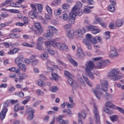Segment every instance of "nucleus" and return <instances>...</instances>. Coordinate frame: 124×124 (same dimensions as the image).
Segmentation results:
<instances>
[{
	"instance_id": "nucleus-37",
	"label": "nucleus",
	"mask_w": 124,
	"mask_h": 124,
	"mask_svg": "<svg viewBox=\"0 0 124 124\" xmlns=\"http://www.w3.org/2000/svg\"><path fill=\"white\" fill-rule=\"evenodd\" d=\"M8 70H9L10 71H11L12 72H16V73H19L20 72V69H16V68L13 67L11 68H10Z\"/></svg>"
},
{
	"instance_id": "nucleus-20",
	"label": "nucleus",
	"mask_w": 124,
	"mask_h": 124,
	"mask_svg": "<svg viewBox=\"0 0 124 124\" xmlns=\"http://www.w3.org/2000/svg\"><path fill=\"white\" fill-rule=\"evenodd\" d=\"M36 83L37 85H38V86L42 87L43 88L46 87V83L41 79L36 80Z\"/></svg>"
},
{
	"instance_id": "nucleus-57",
	"label": "nucleus",
	"mask_w": 124,
	"mask_h": 124,
	"mask_svg": "<svg viewBox=\"0 0 124 124\" xmlns=\"http://www.w3.org/2000/svg\"><path fill=\"white\" fill-rule=\"evenodd\" d=\"M104 112L107 113V114H108V115H112L113 114V111L108 109V108H105L104 109Z\"/></svg>"
},
{
	"instance_id": "nucleus-33",
	"label": "nucleus",
	"mask_w": 124,
	"mask_h": 124,
	"mask_svg": "<svg viewBox=\"0 0 124 124\" xmlns=\"http://www.w3.org/2000/svg\"><path fill=\"white\" fill-rule=\"evenodd\" d=\"M108 10L110 11V12H115L116 10V8H115V6L111 5V4H109L108 6Z\"/></svg>"
},
{
	"instance_id": "nucleus-58",
	"label": "nucleus",
	"mask_w": 124,
	"mask_h": 124,
	"mask_svg": "<svg viewBox=\"0 0 124 124\" xmlns=\"http://www.w3.org/2000/svg\"><path fill=\"white\" fill-rule=\"evenodd\" d=\"M34 118V113H30L27 117V119L28 121H31V119Z\"/></svg>"
},
{
	"instance_id": "nucleus-40",
	"label": "nucleus",
	"mask_w": 124,
	"mask_h": 124,
	"mask_svg": "<svg viewBox=\"0 0 124 124\" xmlns=\"http://www.w3.org/2000/svg\"><path fill=\"white\" fill-rule=\"evenodd\" d=\"M18 67L22 70V71H26L27 70V68H26V65L23 63H21L18 65Z\"/></svg>"
},
{
	"instance_id": "nucleus-15",
	"label": "nucleus",
	"mask_w": 124,
	"mask_h": 124,
	"mask_svg": "<svg viewBox=\"0 0 124 124\" xmlns=\"http://www.w3.org/2000/svg\"><path fill=\"white\" fill-rule=\"evenodd\" d=\"M37 15H38V13L36 10H31L29 14V16L31 19L37 18Z\"/></svg>"
},
{
	"instance_id": "nucleus-45",
	"label": "nucleus",
	"mask_w": 124,
	"mask_h": 124,
	"mask_svg": "<svg viewBox=\"0 0 124 124\" xmlns=\"http://www.w3.org/2000/svg\"><path fill=\"white\" fill-rule=\"evenodd\" d=\"M46 9L47 13H48V14L49 15H52V13L53 11L52 10V9L51 8V7H50V6H46Z\"/></svg>"
},
{
	"instance_id": "nucleus-53",
	"label": "nucleus",
	"mask_w": 124,
	"mask_h": 124,
	"mask_svg": "<svg viewBox=\"0 0 124 124\" xmlns=\"http://www.w3.org/2000/svg\"><path fill=\"white\" fill-rule=\"evenodd\" d=\"M110 31L106 32L105 33V36H104L105 39L107 40V39H109V38H110Z\"/></svg>"
},
{
	"instance_id": "nucleus-38",
	"label": "nucleus",
	"mask_w": 124,
	"mask_h": 124,
	"mask_svg": "<svg viewBox=\"0 0 124 124\" xmlns=\"http://www.w3.org/2000/svg\"><path fill=\"white\" fill-rule=\"evenodd\" d=\"M41 58L42 60H48L49 56L48 55V53H45L41 55Z\"/></svg>"
},
{
	"instance_id": "nucleus-7",
	"label": "nucleus",
	"mask_w": 124,
	"mask_h": 124,
	"mask_svg": "<svg viewBox=\"0 0 124 124\" xmlns=\"http://www.w3.org/2000/svg\"><path fill=\"white\" fill-rule=\"evenodd\" d=\"M92 38V34H87L86 35V38L83 40V44L86 45L89 50L92 49V44L91 43Z\"/></svg>"
},
{
	"instance_id": "nucleus-4",
	"label": "nucleus",
	"mask_w": 124,
	"mask_h": 124,
	"mask_svg": "<svg viewBox=\"0 0 124 124\" xmlns=\"http://www.w3.org/2000/svg\"><path fill=\"white\" fill-rule=\"evenodd\" d=\"M119 74H120V69L115 68L110 70L108 72L107 77L110 78L112 81H118V80H120V79L123 78V76Z\"/></svg>"
},
{
	"instance_id": "nucleus-61",
	"label": "nucleus",
	"mask_w": 124,
	"mask_h": 124,
	"mask_svg": "<svg viewBox=\"0 0 124 124\" xmlns=\"http://www.w3.org/2000/svg\"><path fill=\"white\" fill-rule=\"evenodd\" d=\"M37 95H43L44 94V93L42 90L39 89L36 91Z\"/></svg>"
},
{
	"instance_id": "nucleus-52",
	"label": "nucleus",
	"mask_w": 124,
	"mask_h": 124,
	"mask_svg": "<svg viewBox=\"0 0 124 124\" xmlns=\"http://www.w3.org/2000/svg\"><path fill=\"white\" fill-rule=\"evenodd\" d=\"M22 46H25L26 47H29L30 48H32L33 46L32 45H30L28 43L23 42L21 44Z\"/></svg>"
},
{
	"instance_id": "nucleus-22",
	"label": "nucleus",
	"mask_w": 124,
	"mask_h": 124,
	"mask_svg": "<svg viewBox=\"0 0 124 124\" xmlns=\"http://www.w3.org/2000/svg\"><path fill=\"white\" fill-rule=\"evenodd\" d=\"M124 24V19H117L116 21V26L118 27V28H120V27H122Z\"/></svg>"
},
{
	"instance_id": "nucleus-60",
	"label": "nucleus",
	"mask_w": 124,
	"mask_h": 124,
	"mask_svg": "<svg viewBox=\"0 0 124 124\" xmlns=\"http://www.w3.org/2000/svg\"><path fill=\"white\" fill-rule=\"evenodd\" d=\"M78 124H83V121H82V118H81V114L80 113H78Z\"/></svg>"
},
{
	"instance_id": "nucleus-31",
	"label": "nucleus",
	"mask_w": 124,
	"mask_h": 124,
	"mask_svg": "<svg viewBox=\"0 0 124 124\" xmlns=\"http://www.w3.org/2000/svg\"><path fill=\"white\" fill-rule=\"evenodd\" d=\"M9 36L11 37V38L15 39H18V38H20V35L14 33L10 34Z\"/></svg>"
},
{
	"instance_id": "nucleus-34",
	"label": "nucleus",
	"mask_w": 124,
	"mask_h": 124,
	"mask_svg": "<svg viewBox=\"0 0 124 124\" xmlns=\"http://www.w3.org/2000/svg\"><path fill=\"white\" fill-rule=\"evenodd\" d=\"M93 6H88V8H85L83 10V13H85L86 14H88L91 12V10L90 9H92V8H93Z\"/></svg>"
},
{
	"instance_id": "nucleus-42",
	"label": "nucleus",
	"mask_w": 124,
	"mask_h": 124,
	"mask_svg": "<svg viewBox=\"0 0 124 124\" xmlns=\"http://www.w3.org/2000/svg\"><path fill=\"white\" fill-rule=\"evenodd\" d=\"M62 12V8H58V9L54 10V14L56 16L61 15Z\"/></svg>"
},
{
	"instance_id": "nucleus-47",
	"label": "nucleus",
	"mask_w": 124,
	"mask_h": 124,
	"mask_svg": "<svg viewBox=\"0 0 124 124\" xmlns=\"http://www.w3.org/2000/svg\"><path fill=\"white\" fill-rule=\"evenodd\" d=\"M22 20L24 22V24L25 25H28V24H29V17H27V16H23L22 17Z\"/></svg>"
},
{
	"instance_id": "nucleus-62",
	"label": "nucleus",
	"mask_w": 124,
	"mask_h": 124,
	"mask_svg": "<svg viewBox=\"0 0 124 124\" xmlns=\"http://www.w3.org/2000/svg\"><path fill=\"white\" fill-rule=\"evenodd\" d=\"M8 91V93H11L15 91V87H14V86H11Z\"/></svg>"
},
{
	"instance_id": "nucleus-24",
	"label": "nucleus",
	"mask_w": 124,
	"mask_h": 124,
	"mask_svg": "<svg viewBox=\"0 0 124 124\" xmlns=\"http://www.w3.org/2000/svg\"><path fill=\"white\" fill-rule=\"evenodd\" d=\"M20 51V49L18 48H15L12 50H10L9 52H8V55H14L16 54Z\"/></svg>"
},
{
	"instance_id": "nucleus-32",
	"label": "nucleus",
	"mask_w": 124,
	"mask_h": 124,
	"mask_svg": "<svg viewBox=\"0 0 124 124\" xmlns=\"http://www.w3.org/2000/svg\"><path fill=\"white\" fill-rule=\"evenodd\" d=\"M111 122H117L118 121V117L117 115H113L109 116Z\"/></svg>"
},
{
	"instance_id": "nucleus-3",
	"label": "nucleus",
	"mask_w": 124,
	"mask_h": 124,
	"mask_svg": "<svg viewBox=\"0 0 124 124\" xmlns=\"http://www.w3.org/2000/svg\"><path fill=\"white\" fill-rule=\"evenodd\" d=\"M45 44L46 47H51V46H52V47H57L60 50H62L65 52H68V47L64 44H61L56 43L54 41H49L46 42Z\"/></svg>"
},
{
	"instance_id": "nucleus-5",
	"label": "nucleus",
	"mask_w": 124,
	"mask_h": 124,
	"mask_svg": "<svg viewBox=\"0 0 124 124\" xmlns=\"http://www.w3.org/2000/svg\"><path fill=\"white\" fill-rule=\"evenodd\" d=\"M83 30L84 33L86 31H92L93 34H97V33H99L101 31L100 29H98L96 26L92 25L83 27Z\"/></svg>"
},
{
	"instance_id": "nucleus-28",
	"label": "nucleus",
	"mask_w": 124,
	"mask_h": 124,
	"mask_svg": "<svg viewBox=\"0 0 124 124\" xmlns=\"http://www.w3.org/2000/svg\"><path fill=\"white\" fill-rule=\"evenodd\" d=\"M14 95L18 96V97H24L25 94L22 92H16L14 93Z\"/></svg>"
},
{
	"instance_id": "nucleus-55",
	"label": "nucleus",
	"mask_w": 124,
	"mask_h": 124,
	"mask_svg": "<svg viewBox=\"0 0 124 124\" xmlns=\"http://www.w3.org/2000/svg\"><path fill=\"white\" fill-rule=\"evenodd\" d=\"M8 16H9V15H8V13L6 12L1 13L0 15V16L2 18H7Z\"/></svg>"
},
{
	"instance_id": "nucleus-51",
	"label": "nucleus",
	"mask_w": 124,
	"mask_h": 124,
	"mask_svg": "<svg viewBox=\"0 0 124 124\" xmlns=\"http://www.w3.org/2000/svg\"><path fill=\"white\" fill-rule=\"evenodd\" d=\"M62 118H64V115H59L58 116V117H57L56 118L57 122H58V123H60V122L62 121V120H63L62 119Z\"/></svg>"
},
{
	"instance_id": "nucleus-29",
	"label": "nucleus",
	"mask_w": 124,
	"mask_h": 124,
	"mask_svg": "<svg viewBox=\"0 0 124 124\" xmlns=\"http://www.w3.org/2000/svg\"><path fill=\"white\" fill-rule=\"evenodd\" d=\"M26 113L27 114H34L35 110L32 108H29L26 109Z\"/></svg>"
},
{
	"instance_id": "nucleus-46",
	"label": "nucleus",
	"mask_w": 124,
	"mask_h": 124,
	"mask_svg": "<svg viewBox=\"0 0 124 124\" xmlns=\"http://www.w3.org/2000/svg\"><path fill=\"white\" fill-rule=\"evenodd\" d=\"M37 6L38 8V11L40 13L42 12L43 10V5L41 4H37Z\"/></svg>"
},
{
	"instance_id": "nucleus-10",
	"label": "nucleus",
	"mask_w": 124,
	"mask_h": 124,
	"mask_svg": "<svg viewBox=\"0 0 124 124\" xmlns=\"http://www.w3.org/2000/svg\"><path fill=\"white\" fill-rule=\"evenodd\" d=\"M100 91H101V89H100V85L99 84L97 85V87H96L95 89H92L93 93H94L98 99H100V94H102V93H101Z\"/></svg>"
},
{
	"instance_id": "nucleus-39",
	"label": "nucleus",
	"mask_w": 124,
	"mask_h": 124,
	"mask_svg": "<svg viewBox=\"0 0 124 124\" xmlns=\"http://www.w3.org/2000/svg\"><path fill=\"white\" fill-rule=\"evenodd\" d=\"M64 75L65 77H68V78H71V77H74L73 75H72V74H71L70 72L67 71H64Z\"/></svg>"
},
{
	"instance_id": "nucleus-25",
	"label": "nucleus",
	"mask_w": 124,
	"mask_h": 124,
	"mask_svg": "<svg viewBox=\"0 0 124 124\" xmlns=\"http://www.w3.org/2000/svg\"><path fill=\"white\" fill-rule=\"evenodd\" d=\"M28 78V76L27 74L25 73H22L20 75L18 78V81L19 83H21L23 80H25V79H26Z\"/></svg>"
},
{
	"instance_id": "nucleus-18",
	"label": "nucleus",
	"mask_w": 124,
	"mask_h": 124,
	"mask_svg": "<svg viewBox=\"0 0 124 124\" xmlns=\"http://www.w3.org/2000/svg\"><path fill=\"white\" fill-rule=\"evenodd\" d=\"M83 32L85 33L83 30L82 31V30L78 29L75 31V34H76V36L78 37H83Z\"/></svg>"
},
{
	"instance_id": "nucleus-49",
	"label": "nucleus",
	"mask_w": 124,
	"mask_h": 124,
	"mask_svg": "<svg viewBox=\"0 0 124 124\" xmlns=\"http://www.w3.org/2000/svg\"><path fill=\"white\" fill-rule=\"evenodd\" d=\"M12 0H7L4 3H1L0 5V7H4L6 5H7Z\"/></svg>"
},
{
	"instance_id": "nucleus-30",
	"label": "nucleus",
	"mask_w": 124,
	"mask_h": 124,
	"mask_svg": "<svg viewBox=\"0 0 124 124\" xmlns=\"http://www.w3.org/2000/svg\"><path fill=\"white\" fill-rule=\"evenodd\" d=\"M105 106L106 107H108V108H112V109H115V106L113 105V103L111 102H107Z\"/></svg>"
},
{
	"instance_id": "nucleus-63",
	"label": "nucleus",
	"mask_w": 124,
	"mask_h": 124,
	"mask_svg": "<svg viewBox=\"0 0 124 124\" xmlns=\"http://www.w3.org/2000/svg\"><path fill=\"white\" fill-rule=\"evenodd\" d=\"M64 28L65 30H66V31H69L68 30H70V29L71 28V24H68L65 25L64 26Z\"/></svg>"
},
{
	"instance_id": "nucleus-54",
	"label": "nucleus",
	"mask_w": 124,
	"mask_h": 124,
	"mask_svg": "<svg viewBox=\"0 0 124 124\" xmlns=\"http://www.w3.org/2000/svg\"><path fill=\"white\" fill-rule=\"evenodd\" d=\"M59 88L57 86H53L52 87H50V90L52 93H55V92H57V91H58Z\"/></svg>"
},
{
	"instance_id": "nucleus-14",
	"label": "nucleus",
	"mask_w": 124,
	"mask_h": 124,
	"mask_svg": "<svg viewBox=\"0 0 124 124\" xmlns=\"http://www.w3.org/2000/svg\"><path fill=\"white\" fill-rule=\"evenodd\" d=\"M77 56L79 59H83L85 57V54L83 52V49L81 47H78L77 51Z\"/></svg>"
},
{
	"instance_id": "nucleus-59",
	"label": "nucleus",
	"mask_w": 124,
	"mask_h": 124,
	"mask_svg": "<svg viewBox=\"0 0 124 124\" xmlns=\"http://www.w3.org/2000/svg\"><path fill=\"white\" fill-rule=\"evenodd\" d=\"M47 52L48 54L51 56H54V55H55V51L50 48H48Z\"/></svg>"
},
{
	"instance_id": "nucleus-27",
	"label": "nucleus",
	"mask_w": 124,
	"mask_h": 124,
	"mask_svg": "<svg viewBox=\"0 0 124 124\" xmlns=\"http://www.w3.org/2000/svg\"><path fill=\"white\" fill-rule=\"evenodd\" d=\"M48 29L49 31H51V32L54 34V33H58V29H56L55 27L52 26H48Z\"/></svg>"
},
{
	"instance_id": "nucleus-6",
	"label": "nucleus",
	"mask_w": 124,
	"mask_h": 124,
	"mask_svg": "<svg viewBox=\"0 0 124 124\" xmlns=\"http://www.w3.org/2000/svg\"><path fill=\"white\" fill-rule=\"evenodd\" d=\"M102 57H96L92 58V61L93 62H97L96 63V66L97 68H101L103 67V65L107 62H109L108 60L106 61H103L102 60Z\"/></svg>"
},
{
	"instance_id": "nucleus-8",
	"label": "nucleus",
	"mask_w": 124,
	"mask_h": 124,
	"mask_svg": "<svg viewBox=\"0 0 124 124\" xmlns=\"http://www.w3.org/2000/svg\"><path fill=\"white\" fill-rule=\"evenodd\" d=\"M34 25L35 27L32 28V30L37 35H40L43 32V28L41 27L40 23H35Z\"/></svg>"
},
{
	"instance_id": "nucleus-35",
	"label": "nucleus",
	"mask_w": 124,
	"mask_h": 124,
	"mask_svg": "<svg viewBox=\"0 0 124 124\" xmlns=\"http://www.w3.org/2000/svg\"><path fill=\"white\" fill-rule=\"evenodd\" d=\"M83 79H84L85 81H86L87 84L89 86V87H93V83L89 80L88 77L83 76Z\"/></svg>"
},
{
	"instance_id": "nucleus-36",
	"label": "nucleus",
	"mask_w": 124,
	"mask_h": 124,
	"mask_svg": "<svg viewBox=\"0 0 124 124\" xmlns=\"http://www.w3.org/2000/svg\"><path fill=\"white\" fill-rule=\"evenodd\" d=\"M10 103V100H6L3 104V107L2 109H8L7 108V107L9 106V104Z\"/></svg>"
},
{
	"instance_id": "nucleus-13",
	"label": "nucleus",
	"mask_w": 124,
	"mask_h": 124,
	"mask_svg": "<svg viewBox=\"0 0 124 124\" xmlns=\"http://www.w3.org/2000/svg\"><path fill=\"white\" fill-rule=\"evenodd\" d=\"M111 50L109 52V56L110 58H114V57H117L119 56L118 52H117V49L115 47L112 46L111 48Z\"/></svg>"
},
{
	"instance_id": "nucleus-1",
	"label": "nucleus",
	"mask_w": 124,
	"mask_h": 124,
	"mask_svg": "<svg viewBox=\"0 0 124 124\" xmlns=\"http://www.w3.org/2000/svg\"><path fill=\"white\" fill-rule=\"evenodd\" d=\"M83 4L80 1L77 2V4L73 7L71 12L69 14V19L68 23L70 25H73L75 23V17L78 15V16H82V7Z\"/></svg>"
},
{
	"instance_id": "nucleus-23",
	"label": "nucleus",
	"mask_w": 124,
	"mask_h": 124,
	"mask_svg": "<svg viewBox=\"0 0 124 124\" xmlns=\"http://www.w3.org/2000/svg\"><path fill=\"white\" fill-rule=\"evenodd\" d=\"M69 101L70 102V103L72 104H69V103L68 102H66V105L67 106V108H73V107H74V104L73 103V99L69 97Z\"/></svg>"
},
{
	"instance_id": "nucleus-41",
	"label": "nucleus",
	"mask_w": 124,
	"mask_h": 124,
	"mask_svg": "<svg viewBox=\"0 0 124 124\" xmlns=\"http://www.w3.org/2000/svg\"><path fill=\"white\" fill-rule=\"evenodd\" d=\"M10 6H11V7H22V5H18L17 2H16V3H15L14 2L11 3L10 4Z\"/></svg>"
},
{
	"instance_id": "nucleus-9",
	"label": "nucleus",
	"mask_w": 124,
	"mask_h": 124,
	"mask_svg": "<svg viewBox=\"0 0 124 124\" xmlns=\"http://www.w3.org/2000/svg\"><path fill=\"white\" fill-rule=\"evenodd\" d=\"M94 109L93 110V113L94 114V117L95 118V122L96 124H100V116H99V112L96 106L94 105L93 106Z\"/></svg>"
},
{
	"instance_id": "nucleus-64",
	"label": "nucleus",
	"mask_w": 124,
	"mask_h": 124,
	"mask_svg": "<svg viewBox=\"0 0 124 124\" xmlns=\"http://www.w3.org/2000/svg\"><path fill=\"white\" fill-rule=\"evenodd\" d=\"M69 5H68V4L65 3L64 4H63L62 8V9L64 10V9H68V8H69Z\"/></svg>"
},
{
	"instance_id": "nucleus-11",
	"label": "nucleus",
	"mask_w": 124,
	"mask_h": 124,
	"mask_svg": "<svg viewBox=\"0 0 124 124\" xmlns=\"http://www.w3.org/2000/svg\"><path fill=\"white\" fill-rule=\"evenodd\" d=\"M36 49L39 51H43V38L39 37L38 39V42L36 45Z\"/></svg>"
},
{
	"instance_id": "nucleus-2",
	"label": "nucleus",
	"mask_w": 124,
	"mask_h": 124,
	"mask_svg": "<svg viewBox=\"0 0 124 124\" xmlns=\"http://www.w3.org/2000/svg\"><path fill=\"white\" fill-rule=\"evenodd\" d=\"M94 67H95L94 62L92 61L87 62L85 63V73L87 74L90 79H92V80L94 79L93 73L92 72L93 70V68H94Z\"/></svg>"
},
{
	"instance_id": "nucleus-50",
	"label": "nucleus",
	"mask_w": 124,
	"mask_h": 124,
	"mask_svg": "<svg viewBox=\"0 0 124 124\" xmlns=\"http://www.w3.org/2000/svg\"><path fill=\"white\" fill-rule=\"evenodd\" d=\"M109 28H110L111 30H115V29L117 28V26L115 25V23L113 22H110L109 23Z\"/></svg>"
},
{
	"instance_id": "nucleus-17",
	"label": "nucleus",
	"mask_w": 124,
	"mask_h": 124,
	"mask_svg": "<svg viewBox=\"0 0 124 124\" xmlns=\"http://www.w3.org/2000/svg\"><path fill=\"white\" fill-rule=\"evenodd\" d=\"M66 35L70 39H72L74 37L75 32L72 29L67 31L66 32Z\"/></svg>"
},
{
	"instance_id": "nucleus-16",
	"label": "nucleus",
	"mask_w": 124,
	"mask_h": 124,
	"mask_svg": "<svg viewBox=\"0 0 124 124\" xmlns=\"http://www.w3.org/2000/svg\"><path fill=\"white\" fill-rule=\"evenodd\" d=\"M8 111V109L2 108V110L0 112V119L1 120H4L5 117H6V113Z\"/></svg>"
},
{
	"instance_id": "nucleus-48",
	"label": "nucleus",
	"mask_w": 124,
	"mask_h": 124,
	"mask_svg": "<svg viewBox=\"0 0 124 124\" xmlns=\"http://www.w3.org/2000/svg\"><path fill=\"white\" fill-rule=\"evenodd\" d=\"M114 109L118 110V111H119V112H120V113H121L122 114H123L124 115V109L121 107H116Z\"/></svg>"
},
{
	"instance_id": "nucleus-44",
	"label": "nucleus",
	"mask_w": 124,
	"mask_h": 124,
	"mask_svg": "<svg viewBox=\"0 0 124 124\" xmlns=\"http://www.w3.org/2000/svg\"><path fill=\"white\" fill-rule=\"evenodd\" d=\"M73 78H74V77L68 78V82L72 87H73V83L74 82Z\"/></svg>"
},
{
	"instance_id": "nucleus-21",
	"label": "nucleus",
	"mask_w": 124,
	"mask_h": 124,
	"mask_svg": "<svg viewBox=\"0 0 124 124\" xmlns=\"http://www.w3.org/2000/svg\"><path fill=\"white\" fill-rule=\"evenodd\" d=\"M23 60H24V57H23V56H19L16 59L15 62L17 64V65H19V64H21V63H22Z\"/></svg>"
},
{
	"instance_id": "nucleus-26",
	"label": "nucleus",
	"mask_w": 124,
	"mask_h": 124,
	"mask_svg": "<svg viewBox=\"0 0 124 124\" xmlns=\"http://www.w3.org/2000/svg\"><path fill=\"white\" fill-rule=\"evenodd\" d=\"M62 2V0H54L53 2L50 3V6L54 7V6H58L59 4H61Z\"/></svg>"
},
{
	"instance_id": "nucleus-12",
	"label": "nucleus",
	"mask_w": 124,
	"mask_h": 124,
	"mask_svg": "<svg viewBox=\"0 0 124 124\" xmlns=\"http://www.w3.org/2000/svg\"><path fill=\"white\" fill-rule=\"evenodd\" d=\"M101 89L104 92H107L108 91V86L109 83L106 80L101 81Z\"/></svg>"
},
{
	"instance_id": "nucleus-56",
	"label": "nucleus",
	"mask_w": 124,
	"mask_h": 124,
	"mask_svg": "<svg viewBox=\"0 0 124 124\" xmlns=\"http://www.w3.org/2000/svg\"><path fill=\"white\" fill-rule=\"evenodd\" d=\"M62 112L63 113H67V115H71V110L70 109H63Z\"/></svg>"
},
{
	"instance_id": "nucleus-19",
	"label": "nucleus",
	"mask_w": 124,
	"mask_h": 124,
	"mask_svg": "<svg viewBox=\"0 0 124 124\" xmlns=\"http://www.w3.org/2000/svg\"><path fill=\"white\" fill-rule=\"evenodd\" d=\"M53 34L50 30H47L46 33L44 34V36L45 38H47V39H51L53 36Z\"/></svg>"
},
{
	"instance_id": "nucleus-43",
	"label": "nucleus",
	"mask_w": 124,
	"mask_h": 124,
	"mask_svg": "<svg viewBox=\"0 0 124 124\" xmlns=\"http://www.w3.org/2000/svg\"><path fill=\"white\" fill-rule=\"evenodd\" d=\"M69 61L70 62H71V63H72V64H73V65H74L75 66H77V65H78V63H77L76 61L71 58H69Z\"/></svg>"
}]
</instances>
